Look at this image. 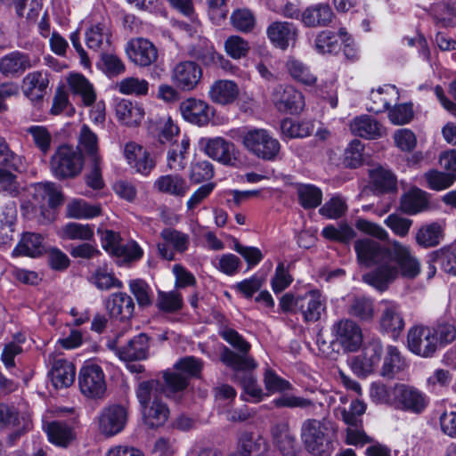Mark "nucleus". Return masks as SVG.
I'll use <instances>...</instances> for the list:
<instances>
[{
	"label": "nucleus",
	"mask_w": 456,
	"mask_h": 456,
	"mask_svg": "<svg viewBox=\"0 0 456 456\" xmlns=\"http://www.w3.org/2000/svg\"><path fill=\"white\" fill-rule=\"evenodd\" d=\"M349 128L353 134L368 140L382 137L386 133L384 126L369 115L355 117L351 120Z\"/></svg>",
	"instance_id": "c756f323"
},
{
	"label": "nucleus",
	"mask_w": 456,
	"mask_h": 456,
	"mask_svg": "<svg viewBox=\"0 0 456 456\" xmlns=\"http://www.w3.org/2000/svg\"><path fill=\"white\" fill-rule=\"evenodd\" d=\"M86 46L94 52L108 51L112 44L110 22L105 18L93 20L85 31Z\"/></svg>",
	"instance_id": "aec40b11"
},
{
	"label": "nucleus",
	"mask_w": 456,
	"mask_h": 456,
	"mask_svg": "<svg viewBox=\"0 0 456 456\" xmlns=\"http://www.w3.org/2000/svg\"><path fill=\"white\" fill-rule=\"evenodd\" d=\"M126 53L132 62L141 67L151 65L158 57L155 45L142 37L130 40L126 45Z\"/></svg>",
	"instance_id": "bb28decb"
},
{
	"label": "nucleus",
	"mask_w": 456,
	"mask_h": 456,
	"mask_svg": "<svg viewBox=\"0 0 456 456\" xmlns=\"http://www.w3.org/2000/svg\"><path fill=\"white\" fill-rule=\"evenodd\" d=\"M334 431L331 421L327 419H307L301 425L300 437L308 452L322 456L330 453Z\"/></svg>",
	"instance_id": "20e7f679"
},
{
	"label": "nucleus",
	"mask_w": 456,
	"mask_h": 456,
	"mask_svg": "<svg viewBox=\"0 0 456 456\" xmlns=\"http://www.w3.org/2000/svg\"><path fill=\"white\" fill-rule=\"evenodd\" d=\"M221 361L234 371L233 379L243 388L242 400L253 403L264 400L265 394L257 384L252 370L257 367L256 361L249 355H238L228 347H224L220 355Z\"/></svg>",
	"instance_id": "f03ea898"
},
{
	"label": "nucleus",
	"mask_w": 456,
	"mask_h": 456,
	"mask_svg": "<svg viewBox=\"0 0 456 456\" xmlns=\"http://www.w3.org/2000/svg\"><path fill=\"white\" fill-rule=\"evenodd\" d=\"M158 381H142L136 389V397L141 405L143 424L148 428L162 427L169 417V409L157 393Z\"/></svg>",
	"instance_id": "7ed1b4c3"
},
{
	"label": "nucleus",
	"mask_w": 456,
	"mask_h": 456,
	"mask_svg": "<svg viewBox=\"0 0 456 456\" xmlns=\"http://www.w3.org/2000/svg\"><path fill=\"white\" fill-rule=\"evenodd\" d=\"M333 341L346 352H355L362 344L361 327L353 320L343 318L333 322L330 327Z\"/></svg>",
	"instance_id": "9d476101"
},
{
	"label": "nucleus",
	"mask_w": 456,
	"mask_h": 456,
	"mask_svg": "<svg viewBox=\"0 0 456 456\" xmlns=\"http://www.w3.org/2000/svg\"><path fill=\"white\" fill-rule=\"evenodd\" d=\"M157 307L165 313H175L183 305V296L177 290L159 291L156 302Z\"/></svg>",
	"instance_id": "052dcab7"
},
{
	"label": "nucleus",
	"mask_w": 456,
	"mask_h": 456,
	"mask_svg": "<svg viewBox=\"0 0 456 456\" xmlns=\"http://www.w3.org/2000/svg\"><path fill=\"white\" fill-rule=\"evenodd\" d=\"M78 145L86 154H88L93 160L100 159L98 156V136L97 134L86 124H84L78 134Z\"/></svg>",
	"instance_id": "4d7b16f0"
},
{
	"label": "nucleus",
	"mask_w": 456,
	"mask_h": 456,
	"mask_svg": "<svg viewBox=\"0 0 456 456\" xmlns=\"http://www.w3.org/2000/svg\"><path fill=\"white\" fill-rule=\"evenodd\" d=\"M28 414L22 413L13 404L0 403V433H9V439L14 440L30 428Z\"/></svg>",
	"instance_id": "9b49d317"
},
{
	"label": "nucleus",
	"mask_w": 456,
	"mask_h": 456,
	"mask_svg": "<svg viewBox=\"0 0 456 456\" xmlns=\"http://www.w3.org/2000/svg\"><path fill=\"white\" fill-rule=\"evenodd\" d=\"M91 282L101 290H109L112 288L121 289L123 283L113 273L108 272L105 266H99L93 273Z\"/></svg>",
	"instance_id": "680f3d73"
},
{
	"label": "nucleus",
	"mask_w": 456,
	"mask_h": 456,
	"mask_svg": "<svg viewBox=\"0 0 456 456\" xmlns=\"http://www.w3.org/2000/svg\"><path fill=\"white\" fill-rule=\"evenodd\" d=\"M78 386L81 393L86 397L102 398L106 392L102 368L94 361H86L78 373Z\"/></svg>",
	"instance_id": "1a4fd4ad"
},
{
	"label": "nucleus",
	"mask_w": 456,
	"mask_h": 456,
	"mask_svg": "<svg viewBox=\"0 0 456 456\" xmlns=\"http://www.w3.org/2000/svg\"><path fill=\"white\" fill-rule=\"evenodd\" d=\"M16 216V205L13 201H10L4 206L0 216V245L6 244L10 240L9 233L12 232L11 227L13 224Z\"/></svg>",
	"instance_id": "e2e57ef3"
},
{
	"label": "nucleus",
	"mask_w": 456,
	"mask_h": 456,
	"mask_svg": "<svg viewBox=\"0 0 456 456\" xmlns=\"http://www.w3.org/2000/svg\"><path fill=\"white\" fill-rule=\"evenodd\" d=\"M407 346L416 355L432 357L438 349L430 326L415 325L407 333Z\"/></svg>",
	"instance_id": "4468645a"
},
{
	"label": "nucleus",
	"mask_w": 456,
	"mask_h": 456,
	"mask_svg": "<svg viewBox=\"0 0 456 456\" xmlns=\"http://www.w3.org/2000/svg\"><path fill=\"white\" fill-rule=\"evenodd\" d=\"M266 34L274 46L285 50L290 44L295 43L297 28L288 21H274L267 27Z\"/></svg>",
	"instance_id": "c85d7f7f"
},
{
	"label": "nucleus",
	"mask_w": 456,
	"mask_h": 456,
	"mask_svg": "<svg viewBox=\"0 0 456 456\" xmlns=\"http://www.w3.org/2000/svg\"><path fill=\"white\" fill-rule=\"evenodd\" d=\"M380 305L379 330L390 334L394 338H398L405 326L399 304L391 300H382Z\"/></svg>",
	"instance_id": "5701e85b"
},
{
	"label": "nucleus",
	"mask_w": 456,
	"mask_h": 456,
	"mask_svg": "<svg viewBox=\"0 0 456 456\" xmlns=\"http://www.w3.org/2000/svg\"><path fill=\"white\" fill-rule=\"evenodd\" d=\"M62 240H91L94 236V226L89 224L69 222L58 231Z\"/></svg>",
	"instance_id": "09e8293b"
},
{
	"label": "nucleus",
	"mask_w": 456,
	"mask_h": 456,
	"mask_svg": "<svg viewBox=\"0 0 456 456\" xmlns=\"http://www.w3.org/2000/svg\"><path fill=\"white\" fill-rule=\"evenodd\" d=\"M153 187L159 192L182 198L187 194L190 185L187 181L179 175H164L158 177Z\"/></svg>",
	"instance_id": "f704fd0d"
},
{
	"label": "nucleus",
	"mask_w": 456,
	"mask_h": 456,
	"mask_svg": "<svg viewBox=\"0 0 456 456\" xmlns=\"http://www.w3.org/2000/svg\"><path fill=\"white\" fill-rule=\"evenodd\" d=\"M67 216L75 219H91L102 213L101 206L83 200H73L67 205Z\"/></svg>",
	"instance_id": "8fccbe9b"
},
{
	"label": "nucleus",
	"mask_w": 456,
	"mask_h": 456,
	"mask_svg": "<svg viewBox=\"0 0 456 456\" xmlns=\"http://www.w3.org/2000/svg\"><path fill=\"white\" fill-rule=\"evenodd\" d=\"M267 449V441L258 434L246 431L239 437L238 452L240 456H261Z\"/></svg>",
	"instance_id": "4c0bfd02"
},
{
	"label": "nucleus",
	"mask_w": 456,
	"mask_h": 456,
	"mask_svg": "<svg viewBox=\"0 0 456 456\" xmlns=\"http://www.w3.org/2000/svg\"><path fill=\"white\" fill-rule=\"evenodd\" d=\"M161 240L157 244L159 255L165 260H175V253L183 254L189 248L191 239L188 233L174 228H165L160 233Z\"/></svg>",
	"instance_id": "f8f14e48"
},
{
	"label": "nucleus",
	"mask_w": 456,
	"mask_h": 456,
	"mask_svg": "<svg viewBox=\"0 0 456 456\" xmlns=\"http://www.w3.org/2000/svg\"><path fill=\"white\" fill-rule=\"evenodd\" d=\"M27 133L32 137L36 147L44 154H47L51 149L52 134L44 126H31L27 128Z\"/></svg>",
	"instance_id": "338daca9"
},
{
	"label": "nucleus",
	"mask_w": 456,
	"mask_h": 456,
	"mask_svg": "<svg viewBox=\"0 0 456 456\" xmlns=\"http://www.w3.org/2000/svg\"><path fill=\"white\" fill-rule=\"evenodd\" d=\"M326 310V299L319 290H311L297 297V312L305 322H314L321 319Z\"/></svg>",
	"instance_id": "393cba45"
},
{
	"label": "nucleus",
	"mask_w": 456,
	"mask_h": 456,
	"mask_svg": "<svg viewBox=\"0 0 456 456\" xmlns=\"http://www.w3.org/2000/svg\"><path fill=\"white\" fill-rule=\"evenodd\" d=\"M399 100V92L395 86L385 85L377 89H372L370 94V103L367 110L375 113H381L388 110L392 103Z\"/></svg>",
	"instance_id": "cd10ccee"
},
{
	"label": "nucleus",
	"mask_w": 456,
	"mask_h": 456,
	"mask_svg": "<svg viewBox=\"0 0 456 456\" xmlns=\"http://www.w3.org/2000/svg\"><path fill=\"white\" fill-rule=\"evenodd\" d=\"M286 68L289 75L297 81L305 85H313L316 77L311 73L309 68L301 61L289 57L286 62Z\"/></svg>",
	"instance_id": "bf43d9fd"
},
{
	"label": "nucleus",
	"mask_w": 456,
	"mask_h": 456,
	"mask_svg": "<svg viewBox=\"0 0 456 456\" xmlns=\"http://www.w3.org/2000/svg\"><path fill=\"white\" fill-rule=\"evenodd\" d=\"M301 17L308 27L326 26L331 21L333 12L329 4H318L308 7Z\"/></svg>",
	"instance_id": "a18cd8bd"
},
{
	"label": "nucleus",
	"mask_w": 456,
	"mask_h": 456,
	"mask_svg": "<svg viewBox=\"0 0 456 456\" xmlns=\"http://www.w3.org/2000/svg\"><path fill=\"white\" fill-rule=\"evenodd\" d=\"M123 155L129 167L143 176H148L156 166L150 152L135 142H128L124 145Z\"/></svg>",
	"instance_id": "4be33fe9"
},
{
	"label": "nucleus",
	"mask_w": 456,
	"mask_h": 456,
	"mask_svg": "<svg viewBox=\"0 0 456 456\" xmlns=\"http://www.w3.org/2000/svg\"><path fill=\"white\" fill-rule=\"evenodd\" d=\"M200 144L205 153L214 160L226 166L235 167L238 159L236 157V147L233 142L223 137L201 138Z\"/></svg>",
	"instance_id": "dca6fc26"
},
{
	"label": "nucleus",
	"mask_w": 456,
	"mask_h": 456,
	"mask_svg": "<svg viewBox=\"0 0 456 456\" xmlns=\"http://www.w3.org/2000/svg\"><path fill=\"white\" fill-rule=\"evenodd\" d=\"M179 110L185 121L198 126H207L213 115V108L207 102L195 97L182 101Z\"/></svg>",
	"instance_id": "b1692460"
},
{
	"label": "nucleus",
	"mask_w": 456,
	"mask_h": 456,
	"mask_svg": "<svg viewBox=\"0 0 456 456\" xmlns=\"http://www.w3.org/2000/svg\"><path fill=\"white\" fill-rule=\"evenodd\" d=\"M370 176L376 189L381 192L395 191L397 189L395 176L382 167L371 169Z\"/></svg>",
	"instance_id": "864d4df0"
},
{
	"label": "nucleus",
	"mask_w": 456,
	"mask_h": 456,
	"mask_svg": "<svg viewBox=\"0 0 456 456\" xmlns=\"http://www.w3.org/2000/svg\"><path fill=\"white\" fill-rule=\"evenodd\" d=\"M115 87L121 94L142 97L148 94L150 85L144 78L126 77L118 81Z\"/></svg>",
	"instance_id": "3c124183"
},
{
	"label": "nucleus",
	"mask_w": 456,
	"mask_h": 456,
	"mask_svg": "<svg viewBox=\"0 0 456 456\" xmlns=\"http://www.w3.org/2000/svg\"><path fill=\"white\" fill-rule=\"evenodd\" d=\"M315 50L322 54L335 53L340 49L338 36L331 31H322L315 38Z\"/></svg>",
	"instance_id": "774afa93"
},
{
	"label": "nucleus",
	"mask_w": 456,
	"mask_h": 456,
	"mask_svg": "<svg viewBox=\"0 0 456 456\" xmlns=\"http://www.w3.org/2000/svg\"><path fill=\"white\" fill-rule=\"evenodd\" d=\"M202 78L201 67L191 61L177 63L171 72V80L175 86L183 92L194 90Z\"/></svg>",
	"instance_id": "a211bd4d"
},
{
	"label": "nucleus",
	"mask_w": 456,
	"mask_h": 456,
	"mask_svg": "<svg viewBox=\"0 0 456 456\" xmlns=\"http://www.w3.org/2000/svg\"><path fill=\"white\" fill-rule=\"evenodd\" d=\"M224 52L233 60H240L246 57L250 50L247 40L240 36H230L224 44Z\"/></svg>",
	"instance_id": "0e129e2a"
},
{
	"label": "nucleus",
	"mask_w": 456,
	"mask_h": 456,
	"mask_svg": "<svg viewBox=\"0 0 456 456\" xmlns=\"http://www.w3.org/2000/svg\"><path fill=\"white\" fill-rule=\"evenodd\" d=\"M273 442L284 456H295L297 452L296 438L286 424H279L272 428Z\"/></svg>",
	"instance_id": "c03bdc74"
},
{
	"label": "nucleus",
	"mask_w": 456,
	"mask_h": 456,
	"mask_svg": "<svg viewBox=\"0 0 456 456\" xmlns=\"http://www.w3.org/2000/svg\"><path fill=\"white\" fill-rule=\"evenodd\" d=\"M407 367L408 362L400 350L395 346L388 345L385 349L379 375L385 379H392Z\"/></svg>",
	"instance_id": "2f4dec72"
},
{
	"label": "nucleus",
	"mask_w": 456,
	"mask_h": 456,
	"mask_svg": "<svg viewBox=\"0 0 456 456\" xmlns=\"http://www.w3.org/2000/svg\"><path fill=\"white\" fill-rule=\"evenodd\" d=\"M240 94L238 85L229 79L215 81L209 87L208 97L216 104L228 105L236 101Z\"/></svg>",
	"instance_id": "473e14b6"
},
{
	"label": "nucleus",
	"mask_w": 456,
	"mask_h": 456,
	"mask_svg": "<svg viewBox=\"0 0 456 456\" xmlns=\"http://www.w3.org/2000/svg\"><path fill=\"white\" fill-rule=\"evenodd\" d=\"M395 407L403 411L420 413L428 404V398L418 388L406 384L395 385Z\"/></svg>",
	"instance_id": "412c9836"
},
{
	"label": "nucleus",
	"mask_w": 456,
	"mask_h": 456,
	"mask_svg": "<svg viewBox=\"0 0 456 456\" xmlns=\"http://www.w3.org/2000/svg\"><path fill=\"white\" fill-rule=\"evenodd\" d=\"M33 189V197L38 203L42 204V207L46 203L51 208H53L62 201L61 192L53 183H38L34 185Z\"/></svg>",
	"instance_id": "a19ab883"
},
{
	"label": "nucleus",
	"mask_w": 456,
	"mask_h": 456,
	"mask_svg": "<svg viewBox=\"0 0 456 456\" xmlns=\"http://www.w3.org/2000/svg\"><path fill=\"white\" fill-rule=\"evenodd\" d=\"M128 288L140 307H147L152 305L153 290L144 280H130Z\"/></svg>",
	"instance_id": "5fc2aeb1"
},
{
	"label": "nucleus",
	"mask_w": 456,
	"mask_h": 456,
	"mask_svg": "<svg viewBox=\"0 0 456 456\" xmlns=\"http://www.w3.org/2000/svg\"><path fill=\"white\" fill-rule=\"evenodd\" d=\"M443 239V228L437 223H432L421 226L415 236L418 245L423 248L437 246Z\"/></svg>",
	"instance_id": "603ef678"
},
{
	"label": "nucleus",
	"mask_w": 456,
	"mask_h": 456,
	"mask_svg": "<svg viewBox=\"0 0 456 456\" xmlns=\"http://www.w3.org/2000/svg\"><path fill=\"white\" fill-rule=\"evenodd\" d=\"M347 314L361 322H370L375 316L373 301L367 297H354L347 306Z\"/></svg>",
	"instance_id": "de8ad7c7"
},
{
	"label": "nucleus",
	"mask_w": 456,
	"mask_h": 456,
	"mask_svg": "<svg viewBox=\"0 0 456 456\" xmlns=\"http://www.w3.org/2000/svg\"><path fill=\"white\" fill-rule=\"evenodd\" d=\"M282 134L288 138L306 137L314 130V125L311 121H294L290 118H285L281 123Z\"/></svg>",
	"instance_id": "6e6d98bb"
},
{
	"label": "nucleus",
	"mask_w": 456,
	"mask_h": 456,
	"mask_svg": "<svg viewBox=\"0 0 456 456\" xmlns=\"http://www.w3.org/2000/svg\"><path fill=\"white\" fill-rule=\"evenodd\" d=\"M357 260L365 266H375L362 276V281L379 291L386 290L395 281L396 273L392 262V248L378 241L363 238L354 242Z\"/></svg>",
	"instance_id": "f257e3e1"
},
{
	"label": "nucleus",
	"mask_w": 456,
	"mask_h": 456,
	"mask_svg": "<svg viewBox=\"0 0 456 456\" xmlns=\"http://www.w3.org/2000/svg\"><path fill=\"white\" fill-rule=\"evenodd\" d=\"M203 368L201 360L194 356L181 358L175 364V371H165L164 379L166 387L169 392H178L185 389L189 384V379L199 377Z\"/></svg>",
	"instance_id": "423d86ee"
},
{
	"label": "nucleus",
	"mask_w": 456,
	"mask_h": 456,
	"mask_svg": "<svg viewBox=\"0 0 456 456\" xmlns=\"http://www.w3.org/2000/svg\"><path fill=\"white\" fill-rule=\"evenodd\" d=\"M49 85L48 74L45 71L36 70L28 73L22 79L23 94L31 101H40L46 93Z\"/></svg>",
	"instance_id": "7c9ffc66"
},
{
	"label": "nucleus",
	"mask_w": 456,
	"mask_h": 456,
	"mask_svg": "<svg viewBox=\"0 0 456 456\" xmlns=\"http://www.w3.org/2000/svg\"><path fill=\"white\" fill-rule=\"evenodd\" d=\"M127 416L126 408L120 404L104 407L97 417L99 432L106 437L119 434L126 425Z\"/></svg>",
	"instance_id": "ddd939ff"
},
{
	"label": "nucleus",
	"mask_w": 456,
	"mask_h": 456,
	"mask_svg": "<svg viewBox=\"0 0 456 456\" xmlns=\"http://www.w3.org/2000/svg\"><path fill=\"white\" fill-rule=\"evenodd\" d=\"M391 245L392 262L396 271L395 281L400 274L407 279L417 277L420 273V263L410 248L397 240H394Z\"/></svg>",
	"instance_id": "2eb2a0df"
},
{
	"label": "nucleus",
	"mask_w": 456,
	"mask_h": 456,
	"mask_svg": "<svg viewBox=\"0 0 456 456\" xmlns=\"http://www.w3.org/2000/svg\"><path fill=\"white\" fill-rule=\"evenodd\" d=\"M38 58H31L28 53L13 51L0 59V72L5 77H18L27 69L36 67Z\"/></svg>",
	"instance_id": "a878e982"
},
{
	"label": "nucleus",
	"mask_w": 456,
	"mask_h": 456,
	"mask_svg": "<svg viewBox=\"0 0 456 456\" xmlns=\"http://www.w3.org/2000/svg\"><path fill=\"white\" fill-rule=\"evenodd\" d=\"M50 167L53 175L57 178L74 177L82 170V154L71 146L61 145L52 156Z\"/></svg>",
	"instance_id": "6e6552de"
},
{
	"label": "nucleus",
	"mask_w": 456,
	"mask_h": 456,
	"mask_svg": "<svg viewBox=\"0 0 456 456\" xmlns=\"http://www.w3.org/2000/svg\"><path fill=\"white\" fill-rule=\"evenodd\" d=\"M115 112L118 121L127 126L139 125L145 114L140 103L127 99H121L117 102Z\"/></svg>",
	"instance_id": "72a5a7b5"
},
{
	"label": "nucleus",
	"mask_w": 456,
	"mask_h": 456,
	"mask_svg": "<svg viewBox=\"0 0 456 456\" xmlns=\"http://www.w3.org/2000/svg\"><path fill=\"white\" fill-rule=\"evenodd\" d=\"M299 202L304 208L318 207L322 199V191L311 184H301L297 188Z\"/></svg>",
	"instance_id": "69168bd1"
},
{
	"label": "nucleus",
	"mask_w": 456,
	"mask_h": 456,
	"mask_svg": "<svg viewBox=\"0 0 456 456\" xmlns=\"http://www.w3.org/2000/svg\"><path fill=\"white\" fill-rule=\"evenodd\" d=\"M107 309L112 317L129 318L134 309L132 297L125 292L112 293L106 303Z\"/></svg>",
	"instance_id": "ea45409f"
},
{
	"label": "nucleus",
	"mask_w": 456,
	"mask_h": 456,
	"mask_svg": "<svg viewBox=\"0 0 456 456\" xmlns=\"http://www.w3.org/2000/svg\"><path fill=\"white\" fill-rule=\"evenodd\" d=\"M366 404L355 399L351 402L349 408H338L343 421L347 425L346 443L353 445H363L369 443V437L362 428V417L366 411Z\"/></svg>",
	"instance_id": "0eeeda50"
},
{
	"label": "nucleus",
	"mask_w": 456,
	"mask_h": 456,
	"mask_svg": "<svg viewBox=\"0 0 456 456\" xmlns=\"http://www.w3.org/2000/svg\"><path fill=\"white\" fill-rule=\"evenodd\" d=\"M67 81L71 92L79 95L85 105L90 106L95 102L94 86L85 76L73 73L68 77Z\"/></svg>",
	"instance_id": "79ce46f5"
},
{
	"label": "nucleus",
	"mask_w": 456,
	"mask_h": 456,
	"mask_svg": "<svg viewBox=\"0 0 456 456\" xmlns=\"http://www.w3.org/2000/svg\"><path fill=\"white\" fill-rule=\"evenodd\" d=\"M48 441L60 447H67L75 438L73 429L64 422L50 421L43 424Z\"/></svg>",
	"instance_id": "58836bf2"
},
{
	"label": "nucleus",
	"mask_w": 456,
	"mask_h": 456,
	"mask_svg": "<svg viewBox=\"0 0 456 456\" xmlns=\"http://www.w3.org/2000/svg\"><path fill=\"white\" fill-rule=\"evenodd\" d=\"M428 200L426 191L419 188H411L401 199V208L404 213L416 215L428 208Z\"/></svg>",
	"instance_id": "37998d69"
},
{
	"label": "nucleus",
	"mask_w": 456,
	"mask_h": 456,
	"mask_svg": "<svg viewBox=\"0 0 456 456\" xmlns=\"http://www.w3.org/2000/svg\"><path fill=\"white\" fill-rule=\"evenodd\" d=\"M149 338L145 334L134 337L126 346L117 350L118 358L125 362L141 361L148 357Z\"/></svg>",
	"instance_id": "c9c22d12"
},
{
	"label": "nucleus",
	"mask_w": 456,
	"mask_h": 456,
	"mask_svg": "<svg viewBox=\"0 0 456 456\" xmlns=\"http://www.w3.org/2000/svg\"><path fill=\"white\" fill-rule=\"evenodd\" d=\"M431 260L438 264L444 272L456 275V248H442L432 253Z\"/></svg>",
	"instance_id": "13d9d810"
},
{
	"label": "nucleus",
	"mask_w": 456,
	"mask_h": 456,
	"mask_svg": "<svg viewBox=\"0 0 456 456\" xmlns=\"http://www.w3.org/2000/svg\"><path fill=\"white\" fill-rule=\"evenodd\" d=\"M384 347L379 338H372L364 347L361 355L352 360L353 370L362 376L372 373L379 365Z\"/></svg>",
	"instance_id": "f3484780"
},
{
	"label": "nucleus",
	"mask_w": 456,
	"mask_h": 456,
	"mask_svg": "<svg viewBox=\"0 0 456 456\" xmlns=\"http://www.w3.org/2000/svg\"><path fill=\"white\" fill-rule=\"evenodd\" d=\"M45 251L44 238L35 232L23 233L20 242L14 248V252L31 257L41 256Z\"/></svg>",
	"instance_id": "49530a36"
},
{
	"label": "nucleus",
	"mask_w": 456,
	"mask_h": 456,
	"mask_svg": "<svg viewBox=\"0 0 456 456\" xmlns=\"http://www.w3.org/2000/svg\"><path fill=\"white\" fill-rule=\"evenodd\" d=\"M272 101L275 108L283 113L298 114L305 107L302 93L291 86H277L273 89Z\"/></svg>",
	"instance_id": "6ab92c4d"
},
{
	"label": "nucleus",
	"mask_w": 456,
	"mask_h": 456,
	"mask_svg": "<svg viewBox=\"0 0 456 456\" xmlns=\"http://www.w3.org/2000/svg\"><path fill=\"white\" fill-rule=\"evenodd\" d=\"M241 142L248 152L266 161L275 160L281 151L280 142L263 128L248 129L241 135Z\"/></svg>",
	"instance_id": "39448f33"
},
{
	"label": "nucleus",
	"mask_w": 456,
	"mask_h": 456,
	"mask_svg": "<svg viewBox=\"0 0 456 456\" xmlns=\"http://www.w3.org/2000/svg\"><path fill=\"white\" fill-rule=\"evenodd\" d=\"M50 378L56 388H65L75 381L76 368L72 362L66 359H55L53 362Z\"/></svg>",
	"instance_id": "e433bc0d"
}]
</instances>
